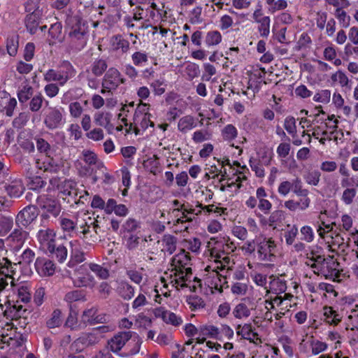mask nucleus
I'll return each mask as SVG.
<instances>
[{"label":"nucleus","instance_id":"42","mask_svg":"<svg viewBox=\"0 0 358 358\" xmlns=\"http://www.w3.org/2000/svg\"><path fill=\"white\" fill-rule=\"evenodd\" d=\"M107 68V62L103 59H97L91 64L92 73L96 77L101 76L106 72Z\"/></svg>","mask_w":358,"mask_h":358},{"label":"nucleus","instance_id":"6","mask_svg":"<svg viewBox=\"0 0 358 358\" xmlns=\"http://www.w3.org/2000/svg\"><path fill=\"white\" fill-rule=\"evenodd\" d=\"M38 206L43 210L42 220H48L50 216L57 217L61 213L62 206L59 202L48 196V195H39L36 198Z\"/></svg>","mask_w":358,"mask_h":358},{"label":"nucleus","instance_id":"49","mask_svg":"<svg viewBox=\"0 0 358 358\" xmlns=\"http://www.w3.org/2000/svg\"><path fill=\"white\" fill-rule=\"evenodd\" d=\"M6 190L10 197L18 198L23 192V187L20 181H15L6 185Z\"/></svg>","mask_w":358,"mask_h":358},{"label":"nucleus","instance_id":"1","mask_svg":"<svg viewBox=\"0 0 358 358\" xmlns=\"http://www.w3.org/2000/svg\"><path fill=\"white\" fill-rule=\"evenodd\" d=\"M192 265L191 256L184 249L172 257L169 276V283L172 287L177 289L188 287L195 291L196 285L192 283L201 285V280L193 276Z\"/></svg>","mask_w":358,"mask_h":358},{"label":"nucleus","instance_id":"37","mask_svg":"<svg viewBox=\"0 0 358 358\" xmlns=\"http://www.w3.org/2000/svg\"><path fill=\"white\" fill-rule=\"evenodd\" d=\"M44 80L50 83V82H57L59 86H64L66 84L64 79L59 73V71L56 69H48L44 74Z\"/></svg>","mask_w":358,"mask_h":358},{"label":"nucleus","instance_id":"51","mask_svg":"<svg viewBox=\"0 0 358 358\" xmlns=\"http://www.w3.org/2000/svg\"><path fill=\"white\" fill-rule=\"evenodd\" d=\"M227 160L222 161L217 160L219 163L221 164V172L220 173V178L218 179L220 183L222 182L224 180H231L233 179L231 169H230V166L227 164Z\"/></svg>","mask_w":358,"mask_h":358},{"label":"nucleus","instance_id":"20","mask_svg":"<svg viewBox=\"0 0 358 358\" xmlns=\"http://www.w3.org/2000/svg\"><path fill=\"white\" fill-rule=\"evenodd\" d=\"M250 302L248 299H242L232 310V315L235 319L245 320L251 315Z\"/></svg>","mask_w":358,"mask_h":358},{"label":"nucleus","instance_id":"64","mask_svg":"<svg viewBox=\"0 0 358 358\" xmlns=\"http://www.w3.org/2000/svg\"><path fill=\"white\" fill-rule=\"evenodd\" d=\"M24 227H18L15 229L10 235V238L18 244H22L27 238L28 232L24 230Z\"/></svg>","mask_w":358,"mask_h":358},{"label":"nucleus","instance_id":"29","mask_svg":"<svg viewBox=\"0 0 358 358\" xmlns=\"http://www.w3.org/2000/svg\"><path fill=\"white\" fill-rule=\"evenodd\" d=\"M59 73L62 75L65 82H67L75 77L77 71L73 64L68 60H63L61 62L58 68L57 69Z\"/></svg>","mask_w":358,"mask_h":358},{"label":"nucleus","instance_id":"47","mask_svg":"<svg viewBox=\"0 0 358 358\" xmlns=\"http://www.w3.org/2000/svg\"><path fill=\"white\" fill-rule=\"evenodd\" d=\"M62 323V311L57 308L51 313L50 317L46 321V326L49 329L59 327Z\"/></svg>","mask_w":358,"mask_h":358},{"label":"nucleus","instance_id":"2","mask_svg":"<svg viewBox=\"0 0 358 358\" xmlns=\"http://www.w3.org/2000/svg\"><path fill=\"white\" fill-rule=\"evenodd\" d=\"M305 264L313 269L314 273L325 278L338 279L342 271L337 259L334 256L322 255L317 249L307 253Z\"/></svg>","mask_w":358,"mask_h":358},{"label":"nucleus","instance_id":"4","mask_svg":"<svg viewBox=\"0 0 358 358\" xmlns=\"http://www.w3.org/2000/svg\"><path fill=\"white\" fill-rule=\"evenodd\" d=\"M222 245L224 247L223 244ZM210 255L214 258V262L217 265L215 266H208L206 267V270L207 271H209L210 269L212 270V273H209V276L206 279H212L210 286L219 292H222V279L226 282V278L219 273L218 270L222 271L226 268L228 269L231 263V258L224 252V248L223 250H219L216 247L211 248Z\"/></svg>","mask_w":358,"mask_h":358},{"label":"nucleus","instance_id":"19","mask_svg":"<svg viewBox=\"0 0 358 358\" xmlns=\"http://www.w3.org/2000/svg\"><path fill=\"white\" fill-rule=\"evenodd\" d=\"M151 114L134 115V133L138 135L141 130L145 131L149 127H154L155 123L151 120Z\"/></svg>","mask_w":358,"mask_h":358},{"label":"nucleus","instance_id":"57","mask_svg":"<svg viewBox=\"0 0 358 358\" xmlns=\"http://www.w3.org/2000/svg\"><path fill=\"white\" fill-rule=\"evenodd\" d=\"M203 335L216 340H220V328L214 325H205L201 328Z\"/></svg>","mask_w":358,"mask_h":358},{"label":"nucleus","instance_id":"12","mask_svg":"<svg viewBox=\"0 0 358 358\" xmlns=\"http://www.w3.org/2000/svg\"><path fill=\"white\" fill-rule=\"evenodd\" d=\"M34 268L41 277H50L55 274L56 265L48 257H38L34 262Z\"/></svg>","mask_w":358,"mask_h":358},{"label":"nucleus","instance_id":"60","mask_svg":"<svg viewBox=\"0 0 358 358\" xmlns=\"http://www.w3.org/2000/svg\"><path fill=\"white\" fill-rule=\"evenodd\" d=\"M94 122L96 125L108 128L110 124V115L108 113H96L94 115Z\"/></svg>","mask_w":358,"mask_h":358},{"label":"nucleus","instance_id":"48","mask_svg":"<svg viewBox=\"0 0 358 358\" xmlns=\"http://www.w3.org/2000/svg\"><path fill=\"white\" fill-rule=\"evenodd\" d=\"M249 282H232L231 292L236 296H244L248 290Z\"/></svg>","mask_w":358,"mask_h":358},{"label":"nucleus","instance_id":"23","mask_svg":"<svg viewBox=\"0 0 358 358\" xmlns=\"http://www.w3.org/2000/svg\"><path fill=\"white\" fill-rule=\"evenodd\" d=\"M324 321L331 326H337L342 320L343 315L336 310L332 306H324L323 307Z\"/></svg>","mask_w":358,"mask_h":358},{"label":"nucleus","instance_id":"5","mask_svg":"<svg viewBox=\"0 0 358 358\" xmlns=\"http://www.w3.org/2000/svg\"><path fill=\"white\" fill-rule=\"evenodd\" d=\"M276 243L272 238H257V255L259 260L272 262L275 259Z\"/></svg>","mask_w":358,"mask_h":358},{"label":"nucleus","instance_id":"14","mask_svg":"<svg viewBox=\"0 0 358 358\" xmlns=\"http://www.w3.org/2000/svg\"><path fill=\"white\" fill-rule=\"evenodd\" d=\"M131 338V331L119 332L108 341V348L113 352L118 353Z\"/></svg>","mask_w":358,"mask_h":358},{"label":"nucleus","instance_id":"16","mask_svg":"<svg viewBox=\"0 0 358 358\" xmlns=\"http://www.w3.org/2000/svg\"><path fill=\"white\" fill-rule=\"evenodd\" d=\"M81 318L85 324L89 325L106 322V315L105 313H99L98 309L96 307L85 310L83 312Z\"/></svg>","mask_w":358,"mask_h":358},{"label":"nucleus","instance_id":"31","mask_svg":"<svg viewBox=\"0 0 358 358\" xmlns=\"http://www.w3.org/2000/svg\"><path fill=\"white\" fill-rule=\"evenodd\" d=\"M317 232L319 236L322 239H326L327 236H329L330 234L334 231V224L333 222L331 223H326L321 216H319L318 221L315 224Z\"/></svg>","mask_w":358,"mask_h":358},{"label":"nucleus","instance_id":"17","mask_svg":"<svg viewBox=\"0 0 358 358\" xmlns=\"http://www.w3.org/2000/svg\"><path fill=\"white\" fill-rule=\"evenodd\" d=\"M62 115L59 110L55 107L49 108L44 117V124L50 129L59 127L62 123Z\"/></svg>","mask_w":358,"mask_h":358},{"label":"nucleus","instance_id":"34","mask_svg":"<svg viewBox=\"0 0 358 358\" xmlns=\"http://www.w3.org/2000/svg\"><path fill=\"white\" fill-rule=\"evenodd\" d=\"M27 177L28 178L27 186L29 189L38 192L44 188L46 185V181L38 176H32L31 173L27 171Z\"/></svg>","mask_w":358,"mask_h":358},{"label":"nucleus","instance_id":"56","mask_svg":"<svg viewBox=\"0 0 358 358\" xmlns=\"http://www.w3.org/2000/svg\"><path fill=\"white\" fill-rule=\"evenodd\" d=\"M186 302L192 311H196L206 306L204 301L199 296H189Z\"/></svg>","mask_w":358,"mask_h":358},{"label":"nucleus","instance_id":"26","mask_svg":"<svg viewBox=\"0 0 358 358\" xmlns=\"http://www.w3.org/2000/svg\"><path fill=\"white\" fill-rule=\"evenodd\" d=\"M49 257L57 260L59 263H63L67 258L68 251L65 245L57 242L54 244V248H49L46 250Z\"/></svg>","mask_w":358,"mask_h":358},{"label":"nucleus","instance_id":"24","mask_svg":"<svg viewBox=\"0 0 358 358\" xmlns=\"http://www.w3.org/2000/svg\"><path fill=\"white\" fill-rule=\"evenodd\" d=\"M17 142L24 152L31 153L34 152L35 146L32 141L31 134L29 132L27 131H21L17 136Z\"/></svg>","mask_w":358,"mask_h":358},{"label":"nucleus","instance_id":"30","mask_svg":"<svg viewBox=\"0 0 358 358\" xmlns=\"http://www.w3.org/2000/svg\"><path fill=\"white\" fill-rule=\"evenodd\" d=\"M205 36L204 47L208 49L217 46L222 40V36L217 30H210L205 32Z\"/></svg>","mask_w":358,"mask_h":358},{"label":"nucleus","instance_id":"21","mask_svg":"<svg viewBox=\"0 0 358 358\" xmlns=\"http://www.w3.org/2000/svg\"><path fill=\"white\" fill-rule=\"evenodd\" d=\"M237 336L241 339L253 342L258 336L251 323L238 324L235 326Z\"/></svg>","mask_w":358,"mask_h":358},{"label":"nucleus","instance_id":"52","mask_svg":"<svg viewBox=\"0 0 358 358\" xmlns=\"http://www.w3.org/2000/svg\"><path fill=\"white\" fill-rule=\"evenodd\" d=\"M284 220V213L282 210L273 211L268 217V226L276 229L280 227Z\"/></svg>","mask_w":358,"mask_h":358},{"label":"nucleus","instance_id":"44","mask_svg":"<svg viewBox=\"0 0 358 358\" xmlns=\"http://www.w3.org/2000/svg\"><path fill=\"white\" fill-rule=\"evenodd\" d=\"M86 259L85 253L80 248H73L71 252V259L68 263L69 267L83 262Z\"/></svg>","mask_w":358,"mask_h":358},{"label":"nucleus","instance_id":"3","mask_svg":"<svg viewBox=\"0 0 358 358\" xmlns=\"http://www.w3.org/2000/svg\"><path fill=\"white\" fill-rule=\"evenodd\" d=\"M66 22L71 48L76 51L83 50L89 37L87 22L78 15L69 16Z\"/></svg>","mask_w":358,"mask_h":358},{"label":"nucleus","instance_id":"55","mask_svg":"<svg viewBox=\"0 0 358 358\" xmlns=\"http://www.w3.org/2000/svg\"><path fill=\"white\" fill-rule=\"evenodd\" d=\"M227 164L230 166V169H231L232 177H234V181L236 182V191L241 189L242 187V182L247 180V177L245 173L241 171L235 169L230 164L229 160H227Z\"/></svg>","mask_w":358,"mask_h":358},{"label":"nucleus","instance_id":"9","mask_svg":"<svg viewBox=\"0 0 358 358\" xmlns=\"http://www.w3.org/2000/svg\"><path fill=\"white\" fill-rule=\"evenodd\" d=\"M125 83L126 79L120 71L115 67H110L106 71L103 76L101 86L115 91L120 85L124 84Z\"/></svg>","mask_w":358,"mask_h":358},{"label":"nucleus","instance_id":"7","mask_svg":"<svg viewBox=\"0 0 358 358\" xmlns=\"http://www.w3.org/2000/svg\"><path fill=\"white\" fill-rule=\"evenodd\" d=\"M32 1L26 3L25 10L30 13L27 14L24 19L27 30L31 34H35L38 30L42 17V10L36 4L32 6Z\"/></svg>","mask_w":358,"mask_h":358},{"label":"nucleus","instance_id":"43","mask_svg":"<svg viewBox=\"0 0 358 358\" xmlns=\"http://www.w3.org/2000/svg\"><path fill=\"white\" fill-rule=\"evenodd\" d=\"M34 95V89L29 85L22 86L17 92V98L22 104L27 103Z\"/></svg>","mask_w":358,"mask_h":358},{"label":"nucleus","instance_id":"11","mask_svg":"<svg viewBox=\"0 0 358 358\" xmlns=\"http://www.w3.org/2000/svg\"><path fill=\"white\" fill-rule=\"evenodd\" d=\"M324 240L328 244L329 250L335 252L337 250H344L348 245V242L350 238L348 234H343L336 229L332 234H330Z\"/></svg>","mask_w":358,"mask_h":358},{"label":"nucleus","instance_id":"45","mask_svg":"<svg viewBox=\"0 0 358 358\" xmlns=\"http://www.w3.org/2000/svg\"><path fill=\"white\" fill-rule=\"evenodd\" d=\"M49 36L55 41H62L64 36L62 32V24L60 22H56L51 24L49 31Z\"/></svg>","mask_w":358,"mask_h":358},{"label":"nucleus","instance_id":"36","mask_svg":"<svg viewBox=\"0 0 358 358\" xmlns=\"http://www.w3.org/2000/svg\"><path fill=\"white\" fill-rule=\"evenodd\" d=\"M62 192L64 195L76 199L79 194V190L77 187V182L72 180H66L64 182Z\"/></svg>","mask_w":358,"mask_h":358},{"label":"nucleus","instance_id":"32","mask_svg":"<svg viewBox=\"0 0 358 358\" xmlns=\"http://www.w3.org/2000/svg\"><path fill=\"white\" fill-rule=\"evenodd\" d=\"M310 199H299V201L289 199L285 202L284 206L290 211H296L297 210L303 211L310 206Z\"/></svg>","mask_w":358,"mask_h":358},{"label":"nucleus","instance_id":"10","mask_svg":"<svg viewBox=\"0 0 358 358\" xmlns=\"http://www.w3.org/2000/svg\"><path fill=\"white\" fill-rule=\"evenodd\" d=\"M38 210L35 206L29 205L20 210L16 216L15 224L18 227L27 228L38 217Z\"/></svg>","mask_w":358,"mask_h":358},{"label":"nucleus","instance_id":"38","mask_svg":"<svg viewBox=\"0 0 358 358\" xmlns=\"http://www.w3.org/2000/svg\"><path fill=\"white\" fill-rule=\"evenodd\" d=\"M118 294L124 300L131 299L135 293V288L127 282H122L118 286Z\"/></svg>","mask_w":358,"mask_h":358},{"label":"nucleus","instance_id":"15","mask_svg":"<svg viewBox=\"0 0 358 358\" xmlns=\"http://www.w3.org/2000/svg\"><path fill=\"white\" fill-rule=\"evenodd\" d=\"M153 313L156 317L161 318L167 324L178 327L183 322L180 316L163 307L155 308Z\"/></svg>","mask_w":358,"mask_h":358},{"label":"nucleus","instance_id":"28","mask_svg":"<svg viewBox=\"0 0 358 358\" xmlns=\"http://www.w3.org/2000/svg\"><path fill=\"white\" fill-rule=\"evenodd\" d=\"M162 252L164 254L172 255L176 250L177 238L171 234H164L161 241Z\"/></svg>","mask_w":358,"mask_h":358},{"label":"nucleus","instance_id":"59","mask_svg":"<svg viewBox=\"0 0 358 358\" xmlns=\"http://www.w3.org/2000/svg\"><path fill=\"white\" fill-rule=\"evenodd\" d=\"M90 269L96 274V275L102 280H106L109 277V271L101 265L90 263L89 264Z\"/></svg>","mask_w":358,"mask_h":358},{"label":"nucleus","instance_id":"40","mask_svg":"<svg viewBox=\"0 0 358 358\" xmlns=\"http://www.w3.org/2000/svg\"><path fill=\"white\" fill-rule=\"evenodd\" d=\"M293 190L292 192L300 199H310L308 197L309 191L303 188V182L299 178L292 180Z\"/></svg>","mask_w":358,"mask_h":358},{"label":"nucleus","instance_id":"63","mask_svg":"<svg viewBox=\"0 0 358 358\" xmlns=\"http://www.w3.org/2000/svg\"><path fill=\"white\" fill-rule=\"evenodd\" d=\"M131 60L136 66H143L148 63V56L145 52L136 51L131 55Z\"/></svg>","mask_w":358,"mask_h":358},{"label":"nucleus","instance_id":"22","mask_svg":"<svg viewBox=\"0 0 358 358\" xmlns=\"http://www.w3.org/2000/svg\"><path fill=\"white\" fill-rule=\"evenodd\" d=\"M110 44L113 51L127 54L130 48L129 41L124 38L122 34H115L110 38Z\"/></svg>","mask_w":358,"mask_h":358},{"label":"nucleus","instance_id":"46","mask_svg":"<svg viewBox=\"0 0 358 358\" xmlns=\"http://www.w3.org/2000/svg\"><path fill=\"white\" fill-rule=\"evenodd\" d=\"M288 229L285 231L283 237L285 240V243L288 246H291L295 243L296 238L299 234L298 227L294 224L292 226L288 225Z\"/></svg>","mask_w":358,"mask_h":358},{"label":"nucleus","instance_id":"27","mask_svg":"<svg viewBox=\"0 0 358 358\" xmlns=\"http://www.w3.org/2000/svg\"><path fill=\"white\" fill-rule=\"evenodd\" d=\"M331 79L334 83H338L345 92H350L352 90V80L341 70H338L331 76Z\"/></svg>","mask_w":358,"mask_h":358},{"label":"nucleus","instance_id":"62","mask_svg":"<svg viewBox=\"0 0 358 358\" xmlns=\"http://www.w3.org/2000/svg\"><path fill=\"white\" fill-rule=\"evenodd\" d=\"M141 227L139 222L134 218H128L122 225L124 233H129L131 234Z\"/></svg>","mask_w":358,"mask_h":358},{"label":"nucleus","instance_id":"61","mask_svg":"<svg viewBox=\"0 0 358 358\" xmlns=\"http://www.w3.org/2000/svg\"><path fill=\"white\" fill-rule=\"evenodd\" d=\"M249 165L252 171L255 173L257 177L263 178L265 176V171L263 167L264 164L257 161V159L251 157L249 160Z\"/></svg>","mask_w":358,"mask_h":358},{"label":"nucleus","instance_id":"13","mask_svg":"<svg viewBox=\"0 0 358 358\" xmlns=\"http://www.w3.org/2000/svg\"><path fill=\"white\" fill-rule=\"evenodd\" d=\"M36 238L41 247L45 251L54 248V244L57 243L56 232L53 229L44 228L41 229L36 234Z\"/></svg>","mask_w":358,"mask_h":358},{"label":"nucleus","instance_id":"33","mask_svg":"<svg viewBox=\"0 0 358 358\" xmlns=\"http://www.w3.org/2000/svg\"><path fill=\"white\" fill-rule=\"evenodd\" d=\"M59 227L66 236L72 237L76 231V222L71 219L60 217L59 219Z\"/></svg>","mask_w":358,"mask_h":358},{"label":"nucleus","instance_id":"25","mask_svg":"<svg viewBox=\"0 0 358 358\" xmlns=\"http://www.w3.org/2000/svg\"><path fill=\"white\" fill-rule=\"evenodd\" d=\"M335 228L339 231L351 236V234L353 233L352 231L353 229V219L352 216L350 215L345 213L341 216V218L338 221L333 222Z\"/></svg>","mask_w":358,"mask_h":358},{"label":"nucleus","instance_id":"58","mask_svg":"<svg viewBox=\"0 0 358 358\" xmlns=\"http://www.w3.org/2000/svg\"><path fill=\"white\" fill-rule=\"evenodd\" d=\"M196 207L199 208L201 210H202L205 213V214L214 213L217 216L221 215L222 214L224 213V210H227L226 208L216 206L214 204L204 206L199 202H197Z\"/></svg>","mask_w":358,"mask_h":358},{"label":"nucleus","instance_id":"39","mask_svg":"<svg viewBox=\"0 0 358 358\" xmlns=\"http://www.w3.org/2000/svg\"><path fill=\"white\" fill-rule=\"evenodd\" d=\"M101 337V336L99 335V332H96L93 329L91 332L84 334L78 340L82 344L89 346L98 343Z\"/></svg>","mask_w":358,"mask_h":358},{"label":"nucleus","instance_id":"18","mask_svg":"<svg viewBox=\"0 0 358 358\" xmlns=\"http://www.w3.org/2000/svg\"><path fill=\"white\" fill-rule=\"evenodd\" d=\"M17 106V101L11 98L10 94L6 92H0V111L4 113L7 116L11 117Z\"/></svg>","mask_w":358,"mask_h":358},{"label":"nucleus","instance_id":"8","mask_svg":"<svg viewBox=\"0 0 358 358\" xmlns=\"http://www.w3.org/2000/svg\"><path fill=\"white\" fill-rule=\"evenodd\" d=\"M253 22L258 24L257 31L260 36L268 38L270 34L271 18L266 16L262 10V6L259 3L252 15Z\"/></svg>","mask_w":358,"mask_h":358},{"label":"nucleus","instance_id":"35","mask_svg":"<svg viewBox=\"0 0 358 358\" xmlns=\"http://www.w3.org/2000/svg\"><path fill=\"white\" fill-rule=\"evenodd\" d=\"M43 102L45 103L46 106L48 104L49 101H45L44 96L41 92L36 93L29 100L28 103L29 109L34 113L38 112Z\"/></svg>","mask_w":358,"mask_h":358},{"label":"nucleus","instance_id":"54","mask_svg":"<svg viewBox=\"0 0 358 358\" xmlns=\"http://www.w3.org/2000/svg\"><path fill=\"white\" fill-rule=\"evenodd\" d=\"M270 289L275 294L285 293L287 290L286 282L279 278H275L270 283Z\"/></svg>","mask_w":358,"mask_h":358},{"label":"nucleus","instance_id":"41","mask_svg":"<svg viewBox=\"0 0 358 358\" xmlns=\"http://www.w3.org/2000/svg\"><path fill=\"white\" fill-rule=\"evenodd\" d=\"M195 126L194 119L191 115H186L181 117L178 123V130L182 133H186Z\"/></svg>","mask_w":358,"mask_h":358},{"label":"nucleus","instance_id":"50","mask_svg":"<svg viewBox=\"0 0 358 358\" xmlns=\"http://www.w3.org/2000/svg\"><path fill=\"white\" fill-rule=\"evenodd\" d=\"M237 136L238 130L236 127L231 124H227L222 130V136L226 141L231 142Z\"/></svg>","mask_w":358,"mask_h":358},{"label":"nucleus","instance_id":"53","mask_svg":"<svg viewBox=\"0 0 358 358\" xmlns=\"http://www.w3.org/2000/svg\"><path fill=\"white\" fill-rule=\"evenodd\" d=\"M150 86L155 96H161L166 92L167 85L164 79L159 78L151 82Z\"/></svg>","mask_w":358,"mask_h":358}]
</instances>
